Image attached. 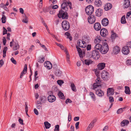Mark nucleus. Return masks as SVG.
<instances>
[{
  "label": "nucleus",
  "mask_w": 131,
  "mask_h": 131,
  "mask_svg": "<svg viewBox=\"0 0 131 131\" xmlns=\"http://www.w3.org/2000/svg\"><path fill=\"white\" fill-rule=\"evenodd\" d=\"M108 72L105 71H103L101 73V76L102 78L104 80L106 81L108 80Z\"/></svg>",
  "instance_id": "9"
},
{
  "label": "nucleus",
  "mask_w": 131,
  "mask_h": 131,
  "mask_svg": "<svg viewBox=\"0 0 131 131\" xmlns=\"http://www.w3.org/2000/svg\"><path fill=\"white\" fill-rule=\"evenodd\" d=\"M57 83L60 85H62L64 83V82L61 80H58L57 81Z\"/></svg>",
  "instance_id": "46"
},
{
  "label": "nucleus",
  "mask_w": 131,
  "mask_h": 131,
  "mask_svg": "<svg viewBox=\"0 0 131 131\" xmlns=\"http://www.w3.org/2000/svg\"><path fill=\"white\" fill-rule=\"evenodd\" d=\"M58 95L59 98L62 99H64V96L63 93L60 91L59 92Z\"/></svg>",
  "instance_id": "33"
},
{
  "label": "nucleus",
  "mask_w": 131,
  "mask_h": 131,
  "mask_svg": "<svg viewBox=\"0 0 131 131\" xmlns=\"http://www.w3.org/2000/svg\"><path fill=\"white\" fill-rule=\"evenodd\" d=\"M96 94L100 97H102L104 95V92L101 89L97 90L96 91Z\"/></svg>",
  "instance_id": "17"
},
{
  "label": "nucleus",
  "mask_w": 131,
  "mask_h": 131,
  "mask_svg": "<svg viewBox=\"0 0 131 131\" xmlns=\"http://www.w3.org/2000/svg\"><path fill=\"white\" fill-rule=\"evenodd\" d=\"M122 53L125 55H127L130 52V50L128 46L124 47L122 50Z\"/></svg>",
  "instance_id": "12"
},
{
  "label": "nucleus",
  "mask_w": 131,
  "mask_h": 131,
  "mask_svg": "<svg viewBox=\"0 0 131 131\" xmlns=\"http://www.w3.org/2000/svg\"><path fill=\"white\" fill-rule=\"evenodd\" d=\"M71 87L72 90L75 92L77 91V90L76 89V87L73 83H71Z\"/></svg>",
  "instance_id": "34"
},
{
  "label": "nucleus",
  "mask_w": 131,
  "mask_h": 131,
  "mask_svg": "<svg viewBox=\"0 0 131 131\" xmlns=\"http://www.w3.org/2000/svg\"><path fill=\"white\" fill-rule=\"evenodd\" d=\"M66 54H67V59L68 62H70L69 61V57L70 56L68 52H67V51H66Z\"/></svg>",
  "instance_id": "48"
},
{
  "label": "nucleus",
  "mask_w": 131,
  "mask_h": 131,
  "mask_svg": "<svg viewBox=\"0 0 131 131\" xmlns=\"http://www.w3.org/2000/svg\"><path fill=\"white\" fill-rule=\"evenodd\" d=\"M120 51V48L118 46L115 47L114 48L113 52L115 54H117Z\"/></svg>",
  "instance_id": "22"
},
{
  "label": "nucleus",
  "mask_w": 131,
  "mask_h": 131,
  "mask_svg": "<svg viewBox=\"0 0 131 131\" xmlns=\"http://www.w3.org/2000/svg\"><path fill=\"white\" fill-rule=\"evenodd\" d=\"M44 123L45 127L46 129L49 128L50 127L51 124L48 122H45Z\"/></svg>",
  "instance_id": "37"
},
{
  "label": "nucleus",
  "mask_w": 131,
  "mask_h": 131,
  "mask_svg": "<svg viewBox=\"0 0 131 131\" xmlns=\"http://www.w3.org/2000/svg\"><path fill=\"white\" fill-rule=\"evenodd\" d=\"M121 23L122 24H125L126 23V21L125 16H123L122 17L121 20Z\"/></svg>",
  "instance_id": "40"
},
{
  "label": "nucleus",
  "mask_w": 131,
  "mask_h": 131,
  "mask_svg": "<svg viewBox=\"0 0 131 131\" xmlns=\"http://www.w3.org/2000/svg\"><path fill=\"white\" fill-rule=\"evenodd\" d=\"M48 101L50 102H52L56 100V97L52 95H50L48 97Z\"/></svg>",
  "instance_id": "14"
},
{
  "label": "nucleus",
  "mask_w": 131,
  "mask_h": 131,
  "mask_svg": "<svg viewBox=\"0 0 131 131\" xmlns=\"http://www.w3.org/2000/svg\"><path fill=\"white\" fill-rule=\"evenodd\" d=\"M19 48V45L18 44H15V46L13 47V49L15 51L18 49Z\"/></svg>",
  "instance_id": "39"
},
{
  "label": "nucleus",
  "mask_w": 131,
  "mask_h": 131,
  "mask_svg": "<svg viewBox=\"0 0 131 131\" xmlns=\"http://www.w3.org/2000/svg\"><path fill=\"white\" fill-rule=\"evenodd\" d=\"M44 65L45 67H47L49 69H50L52 67L51 63L49 61H47L44 63Z\"/></svg>",
  "instance_id": "16"
},
{
  "label": "nucleus",
  "mask_w": 131,
  "mask_h": 131,
  "mask_svg": "<svg viewBox=\"0 0 131 131\" xmlns=\"http://www.w3.org/2000/svg\"><path fill=\"white\" fill-rule=\"evenodd\" d=\"M125 93L127 94H129L130 93L129 88L128 86H125Z\"/></svg>",
  "instance_id": "29"
},
{
  "label": "nucleus",
  "mask_w": 131,
  "mask_h": 131,
  "mask_svg": "<svg viewBox=\"0 0 131 131\" xmlns=\"http://www.w3.org/2000/svg\"><path fill=\"white\" fill-rule=\"evenodd\" d=\"M69 6V7L70 9L72 7L71 3H69L68 4L65 2L63 3L61 5V9L66 11L67 10Z\"/></svg>",
  "instance_id": "7"
},
{
  "label": "nucleus",
  "mask_w": 131,
  "mask_h": 131,
  "mask_svg": "<svg viewBox=\"0 0 131 131\" xmlns=\"http://www.w3.org/2000/svg\"><path fill=\"white\" fill-rule=\"evenodd\" d=\"M40 99L41 102H43L45 100V96H40Z\"/></svg>",
  "instance_id": "45"
},
{
  "label": "nucleus",
  "mask_w": 131,
  "mask_h": 131,
  "mask_svg": "<svg viewBox=\"0 0 131 131\" xmlns=\"http://www.w3.org/2000/svg\"><path fill=\"white\" fill-rule=\"evenodd\" d=\"M94 27L96 31H99L101 29V25L99 23H96L94 24Z\"/></svg>",
  "instance_id": "15"
},
{
  "label": "nucleus",
  "mask_w": 131,
  "mask_h": 131,
  "mask_svg": "<svg viewBox=\"0 0 131 131\" xmlns=\"http://www.w3.org/2000/svg\"><path fill=\"white\" fill-rule=\"evenodd\" d=\"M44 61L45 58L44 57H39L38 60V62L40 63H42L44 62Z\"/></svg>",
  "instance_id": "43"
},
{
  "label": "nucleus",
  "mask_w": 131,
  "mask_h": 131,
  "mask_svg": "<svg viewBox=\"0 0 131 131\" xmlns=\"http://www.w3.org/2000/svg\"><path fill=\"white\" fill-rule=\"evenodd\" d=\"M101 40L102 39L100 37H96L94 40V42L97 44H99L101 42Z\"/></svg>",
  "instance_id": "27"
},
{
  "label": "nucleus",
  "mask_w": 131,
  "mask_h": 131,
  "mask_svg": "<svg viewBox=\"0 0 131 131\" xmlns=\"http://www.w3.org/2000/svg\"><path fill=\"white\" fill-rule=\"evenodd\" d=\"M88 55L89 58H92L95 59H98L100 57L98 52L96 50L93 51L92 52L89 53Z\"/></svg>",
  "instance_id": "1"
},
{
  "label": "nucleus",
  "mask_w": 131,
  "mask_h": 131,
  "mask_svg": "<svg viewBox=\"0 0 131 131\" xmlns=\"http://www.w3.org/2000/svg\"><path fill=\"white\" fill-rule=\"evenodd\" d=\"M126 63L128 66L131 65V60L128 59L126 61Z\"/></svg>",
  "instance_id": "54"
},
{
  "label": "nucleus",
  "mask_w": 131,
  "mask_h": 131,
  "mask_svg": "<svg viewBox=\"0 0 131 131\" xmlns=\"http://www.w3.org/2000/svg\"><path fill=\"white\" fill-rule=\"evenodd\" d=\"M100 33L101 35L103 37H106L108 34L107 30L104 28H102L101 30Z\"/></svg>",
  "instance_id": "11"
},
{
  "label": "nucleus",
  "mask_w": 131,
  "mask_h": 131,
  "mask_svg": "<svg viewBox=\"0 0 131 131\" xmlns=\"http://www.w3.org/2000/svg\"><path fill=\"white\" fill-rule=\"evenodd\" d=\"M101 52L103 54H105L109 50L108 46L107 43H104V45L102 46Z\"/></svg>",
  "instance_id": "5"
},
{
  "label": "nucleus",
  "mask_w": 131,
  "mask_h": 131,
  "mask_svg": "<svg viewBox=\"0 0 131 131\" xmlns=\"http://www.w3.org/2000/svg\"><path fill=\"white\" fill-rule=\"evenodd\" d=\"M93 61L90 59H86L85 60V63L86 65H89L92 63Z\"/></svg>",
  "instance_id": "30"
},
{
  "label": "nucleus",
  "mask_w": 131,
  "mask_h": 131,
  "mask_svg": "<svg viewBox=\"0 0 131 131\" xmlns=\"http://www.w3.org/2000/svg\"><path fill=\"white\" fill-rule=\"evenodd\" d=\"M18 121L20 124L21 125H23L24 124L23 123V120L21 118H20L19 119Z\"/></svg>",
  "instance_id": "63"
},
{
  "label": "nucleus",
  "mask_w": 131,
  "mask_h": 131,
  "mask_svg": "<svg viewBox=\"0 0 131 131\" xmlns=\"http://www.w3.org/2000/svg\"><path fill=\"white\" fill-rule=\"evenodd\" d=\"M109 102L110 103H112L114 102V98L112 96H110L109 98Z\"/></svg>",
  "instance_id": "51"
},
{
  "label": "nucleus",
  "mask_w": 131,
  "mask_h": 131,
  "mask_svg": "<svg viewBox=\"0 0 131 131\" xmlns=\"http://www.w3.org/2000/svg\"><path fill=\"white\" fill-rule=\"evenodd\" d=\"M71 116L70 113H69L68 120L70 122L71 120Z\"/></svg>",
  "instance_id": "58"
},
{
  "label": "nucleus",
  "mask_w": 131,
  "mask_h": 131,
  "mask_svg": "<svg viewBox=\"0 0 131 131\" xmlns=\"http://www.w3.org/2000/svg\"><path fill=\"white\" fill-rule=\"evenodd\" d=\"M94 7L91 5H89L87 6L85 9V11L87 14L91 15L94 11Z\"/></svg>",
  "instance_id": "4"
},
{
  "label": "nucleus",
  "mask_w": 131,
  "mask_h": 131,
  "mask_svg": "<svg viewBox=\"0 0 131 131\" xmlns=\"http://www.w3.org/2000/svg\"><path fill=\"white\" fill-rule=\"evenodd\" d=\"M109 21L108 19L106 18L103 19L102 21V25L104 26H106L108 24Z\"/></svg>",
  "instance_id": "18"
},
{
  "label": "nucleus",
  "mask_w": 131,
  "mask_h": 131,
  "mask_svg": "<svg viewBox=\"0 0 131 131\" xmlns=\"http://www.w3.org/2000/svg\"><path fill=\"white\" fill-rule=\"evenodd\" d=\"M7 49V47H5L4 48L3 51V57L4 58H5L6 56V53Z\"/></svg>",
  "instance_id": "36"
},
{
  "label": "nucleus",
  "mask_w": 131,
  "mask_h": 131,
  "mask_svg": "<svg viewBox=\"0 0 131 131\" xmlns=\"http://www.w3.org/2000/svg\"><path fill=\"white\" fill-rule=\"evenodd\" d=\"M97 66L98 69L102 70L105 67V63H99L97 65Z\"/></svg>",
  "instance_id": "20"
},
{
  "label": "nucleus",
  "mask_w": 131,
  "mask_h": 131,
  "mask_svg": "<svg viewBox=\"0 0 131 131\" xmlns=\"http://www.w3.org/2000/svg\"><path fill=\"white\" fill-rule=\"evenodd\" d=\"M40 46L42 47L44 49L45 51H48L47 48L45 46V45H42L41 43H40Z\"/></svg>",
  "instance_id": "50"
},
{
  "label": "nucleus",
  "mask_w": 131,
  "mask_h": 131,
  "mask_svg": "<svg viewBox=\"0 0 131 131\" xmlns=\"http://www.w3.org/2000/svg\"><path fill=\"white\" fill-rule=\"evenodd\" d=\"M34 112L35 114L37 115H38L39 114V113L38 111L37 110L36 108H34Z\"/></svg>",
  "instance_id": "61"
},
{
  "label": "nucleus",
  "mask_w": 131,
  "mask_h": 131,
  "mask_svg": "<svg viewBox=\"0 0 131 131\" xmlns=\"http://www.w3.org/2000/svg\"><path fill=\"white\" fill-rule=\"evenodd\" d=\"M62 25L63 29L66 31L69 29L70 26L69 23L66 20H64L62 22Z\"/></svg>",
  "instance_id": "3"
},
{
  "label": "nucleus",
  "mask_w": 131,
  "mask_h": 131,
  "mask_svg": "<svg viewBox=\"0 0 131 131\" xmlns=\"http://www.w3.org/2000/svg\"><path fill=\"white\" fill-rule=\"evenodd\" d=\"M3 35H5V34H7V30L5 29V28L4 27H3Z\"/></svg>",
  "instance_id": "57"
},
{
  "label": "nucleus",
  "mask_w": 131,
  "mask_h": 131,
  "mask_svg": "<svg viewBox=\"0 0 131 131\" xmlns=\"http://www.w3.org/2000/svg\"><path fill=\"white\" fill-rule=\"evenodd\" d=\"M2 21V23H5L6 21V17L4 15H3L2 17L1 18Z\"/></svg>",
  "instance_id": "42"
},
{
  "label": "nucleus",
  "mask_w": 131,
  "mask_h": 131,
  "mask_svg": "<svg viewBox=\"0 0 131 131\" xmlns=\"http://www.w3.org/2000/svg\"><path fill=\"white\" fill-rule=\"evenodd\" d=\"M43 11L44 12L46 13L48 12L49 10V8L48 7L44 8L43 9Z\"/></svg>",
  "instance_id": "47"
},
{
  "label": "nucleus",
  "mask_w": 131,
  "mask_h": 131,
  "mask_svg": "<svg viewBox=\"0 0 131 131\" xmlns=\"http://www.w3.org/2000/svg\"><path fill=\"white\" fill-rule=\"evenodd\" d=\"M85 41H84V39L83 40L79 39L78 40L77 42V44L80 47L84 48L86 47V45Z\"/></svg>",
  "instance_id": "8"
},
{
  "label": "nucleus",
  "mask_w": 131,
  "mask_h": 131,
  "mask_svg": "<svg viewBox=\"0 0 131 131\" xmlns=\"http://www.w3.org/2000/svg\"><path fill=\"white\" fill-rule=\"evenodd\" d=\"M129 123V121L127 120H124L121 123V124L122 126H124L127 125Z\"/></svg>",
  "instance_id": "23"
},
{
  "label": "nucleus",
  "mask_w": 131,
  "mask_h": 131,
  "mask_svg": "<svg viewBox=\"0 0 131 131\" xmlns=\"http://www.w3.org/2000/svg\"><path fill=\"white\" fill-rule=\"evenodd\" d=\"M108 129V126H106L104 128L103 131H107V130Z\"/></svg>",
  "instance_id": "64"
},
{
  "label": "nucleus",
  "mask_w": 131,
  "mask_h": 131,
  "mask_svg": "<svg viewBox=\"0 0 131 131\" xmlns=\"http://www.w3.org/2000/svg\"><path fill=\"white\" fill-rule=\"evenodd\" d=\"M10 60L13 63L15 64H16V62L13 57L12 58L10 59Z\"/></svg>",
  "instance_id": "52"
},
{
  "label": "nucleus",
  "mask_w": 131,
  "mask_h": 131,
  "mask_svg": "<svg viewBox=\"0 0 131 131\" xmlns=\"http://www.w3.org/2000/svg\"><path fill=\"white\" fill-rule=\"evenodd\" d=\"M125 108V107H123L119 109L117 111V114H120L122 113L123 111V110Z\"/></svg>",
  "instance_id": "41"
},
{
  "label": "nucleus",
  "mask_w": 131,
  "mask_h": 131,
  "mask_svg": "<svg viewBox=\"0 0 131 131\" xmlns=\"http://www.w3.org/2000/svg\"><path fill=\"white\" fill-rule=\"evenodd\" d=\"M88 21L89 23L92 24L95 22V18L94 15H91L89 16L88 18Z\"/></svg>",
  "instance_id": "10"
},
{
  "label": "nucleus",
  "mask_w": 131,
  "mask_h": 131,
  "mask_svg": "<svg viewBox=\"0 0 131 131\" xmlns=\"http://www.w3.org/2000/svg\"><path fill=\"white\" fill-rule=\"evenodd\" d=\"M55 74L58 76H60L61 74V72L59 70L57 69L55 71Z\"/></svg>",
  "instance_id": "32"
},
{
  "label": "nucleus",
  "mask_w": 131,
  "mask_h": 131,
  "mask_svg": "<svg viewBox=\"0 0 131 131\" xmlns=\"http://www.w3.org/2000/svg\"><path fill=\"white\" fill-rule=\"evenodd\" d=\"M103 13L102 10L99 8L98 9L96 12V14L97 16H100Z\"/></svg>",
  "instance_id": "21"
},
{
  "label": "nucleus",
  "mask_w": 131,
  "mask_h": 131,
  "mask_svg": "<svg viewBox=\"0 0 131 131\" xmlns=\"http://www.w3.org/2000/svg\"><path fill=\"white\" fill-rule=\"evenodd\" d=\"M111 32V38L112 39H114L117 37V35L114 32L113 30H112Z\"/></svg>",
  "instance_id": "31"
},
{
  "label": "nucleus",
  "mask_w": 131,
  "mask_h": 131,
  "mask_svg": "<svg viewBox=\"0 0 131 131\" xmlns=\"http://www.w3.org/2000/svg\"><path fill=\"white\" fill-rule=\"evenodd\" d=\"M86 49L88 50H90L91 49V45H88L86 47Z\"/></svg>",
  "instance_id": "56"
},
{
  "label": "nucleus",
  "mask_w": 131,
  "mask_h": 131,
  "mask_svg": "<svg viewBox=\"0 0 131 131\" xmlns=\"http://www.w3.org/2000/svg\"><path fill=\"white\" fill-rule=\"evenodd\" d=\"M59 126L58 125H56L54 131H59Z\"/></svg>",
  "instance_id": "49"
},
{
  "label": "nucleus",
  "mask_w": 131,
  "mask_h": 131,
  "mask_svg": "<svg viewBox=\"0 0 131 131\" xmlns=\"http://www.w3.org/2000/svg\"><path fill=\"white\" fill-rule=\"evenodd\" d=\"M95 5L97 7H100L101 6L102 3L100 0H96L95 2Z\"/></svg>",
  "instance_id": "26"
},
{
  "label": "nucleus",
  "mask_w": 131,
  "mask_h": 131,
  "mask_svg": "<svg viewBox=\"0 0 131 131\" xmlns=\"http://www.w3.org/2000/svg\"><path fill=\"white\" fill-rule=\"evenodd\" d=\"M131 14V11H129L127 13L126 18H127Z\"/></svg>",
  "instance_id": "60"
},
{
  "label": "nucleus",
  "mask_w": 131,
  "mask_h": 131,
  "mask_svg": "<svg viewBox=\"0 0 131 131\" xmlns=\"http://www.w3.org/2000/svg\"><path fill=\"white\" fill-rule=\"evenodd\" d=\"M79 122H78L77 123H76L75 124V128L76 129H78L79 128Z\"/></svg>",
  "instance_id": "59"
},
{
  "label": "nucleus",
  "mask_w": 131,
  "mask_h": 131,
  "mask_svg": "<svg viewBox=\"0 0 131 131\" xmlns=\"http://www.w3.org/2000/svg\"><path fill=\"white\" fill-rule=\"evenodd\" d=\"M95 122L94 121L91 123L87 128V130L89 131L94 126V124Z\"/></svg>",
  "instance_id": "24"
},
{
  "label": "nucleus",
  "mask_w": 131,
  "mask_h": 131,
  "mask_svg": "<svg viewBox=\"0 0 131 131\" xmlns=\"http://www.w3.org/2000/svg\"><path fill=\"white\" fill-rule=\"evenodd\" d=\"M25 18L23 20L22 22L24 23H27L28 22V21L26 20V18H27V17L25 15Z\"/></svg>",
  "instance_id": "53"
},
{
  "label": "nucleus",
  "mask_w": 131,
  "mask_h": 131,
  "mask_svg": "<svg viewBox=\"0 0 131 131\" xmlns=\"http://www.w3.org/2000/svg\"><path fill=\"white\" fill-rule=\"evenodd\" d=\"M100 70L98 69H96L94 70L95 74L97 77H99L100 76Z\"/></svg>",
  "instance_id": "35"
},
{
  "label": "nucleus",
  "mask_w": 131,
  "mask_h": 131,
  "mask_svg": "<svg viewBox=\"0 0 131 131\" xmlns=\"http://www.w3.org/2000/svg\"><path fill=\"white\" fill-rule=\"evenodd\" d=\"M130 4L129 0H124V8H127L129 7Z\"/></svg>",
  "instance_id": "19"
},
{
  "label": "nucleus",
  "mask_w": 131,
  "mask_h": 131,
  "mask_svg": "<svg viewBox=\"0 0 131 131\" xmlns=\"http://www.w3.org/2000/svg\"><path fill=\"white\" fill-rule=\"evenodd\" d=\"M102 46L100 44H96L95 46L94 47V49L96 50H99L101 52V49L102 48Z\"/></svg>",
  "instance_id": "25"
},
{
  "label": "nucleus",
  "mask_w": 131,
  "mask_h": 131,
  "mask_svg": "<svg viewBox=\"0 0 131 131\" xmlns=\"http://www.w3.org/2000/svg\"><path fill=\"white\" fill-rule=\"evenodd\" d=\"M72 102V101L69 99H67L66 101V104H67L68 103H71Z\"/></svg>",
  "instance_id": "62"
},
{
  "label": "nucleus",
  "mask_w": 131,
  "mask_h": 131,
  "mask_svg": "<svg viewBox=\"0 0 131 131\" xmlns=\"http://www.w3.org/2000/svg\"><path fill=\"white\" fill-rule=\"evenodd\" d=\"M107 8H105L106 9V10H108L111 8L112 7V5L110 3L107 4Z\"/></svg>",
  "instance_id": "44"
},
{
  "label": "nucleus",
  "mask_w": 131,
  "mask_h": 131,
  "mask_svg": "<svg viewBox=\"0 0 131 131\" xmlns=\"http://www.w3.org/2000/svg\"><path fill=\"white\" fill-rule=\"evenodd\" d=\"M89 95L91 96V97L94 101H95L96 100L95 96L93 93L92 92H90L89 93Z\"/></svg>",
  "instance_id": "28"
},
{
  "label": "nucleus",
  "mask_w": 131,
  "mask_h": 131,
  "mask_svg": "<svg viewBox=\"0 0 131 131\" xmlns=\"http://www.w3.org/2000/svg\"><path fill=\"white\" fill-rule=\"evenodd\" d=\"M27 70V65L26 64H25V65L24 68L23 69V71H24L25 72H26Z\"/></svg>",
  "instance_id": "55"
},
{
  "label": "nucleus",
  "mask_w": 131,
  "mask_h": 131,
  "mask_svg": "<svg viewBox=\"0 0 131 131\" xmlns=\"http://www.w3.org/2000/svg\"><path fill=\"white\" fill-rule=\"evenodd\" d=\"M114 89L113 88H109L107 89V94L108 96L112 95L114 93Z\"/></svg>",
  "instance_id": "13"
},
{
  "label": "nucleus",
  "mask_w": 131,
  "mask_h": 131,
  "mask_svg": "<svg viewBox=\"0 0 131 131\" xmlns=\"http://www.w3.org/2000/svg\"><path fill=\"white\" fill-rule=\"evenodd\" d=\"M96 83H94L93 84V89L95 90L97 87L100 86L101 85V81L99 77H97V79L95 80Z\"/></svg>",
  "instance_id": "6"
},
{
  "label": "nucleus",
  "mask_w": 131,
  "mask_h": 131,
  "mask_svg": "<svg viewBox=\"0 0 131 131\" xmlns=\"http://www.w3.org/2000/svg\"><path fill=\"white\" fill-rule=\"evenodd\" d=\"M58 15V17L60 18H62L63 19H67L68 18V13L65 10H62V9L59 11Z\"/></svg>",
  "instance_id": "2"
},
{
  "label": "nucleus",
  "mask_w": 131,
  "mask_h": 131,
  "mask_svg": "<svg viewBox=\"0 0 131 131\" xmlns=\"http://www.w3.org/2000/svg\"><path fill=\"white\" fill-rule=\"evenodd\" d=\"M77 50L79 53V56L81 58H83L82 51L81 48H78V49Z\"/></svg>",
  "instance_id": "38"
}]
</instances>
